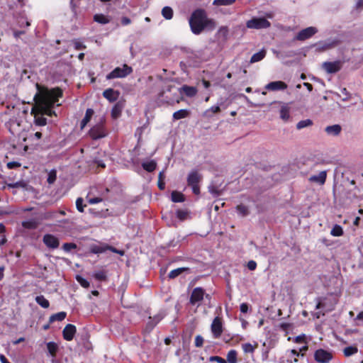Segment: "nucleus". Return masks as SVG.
Segmentation results:
<instances>
[{
	"instance_id": "cd10ccee",
	"label": "nucleus",
	"mask_w": 363,
	"mask_h": 363,
	"mask_svg": "<svg viewBox=\"0 0 363 363\" xmlns=\"http://www.w3.org/2000/svg\"><path fill=\"white\" fill-rule=\"evenodd\" d=\"M162 16L166 19V20H170L173 17V9L170 6H164L162 9Z\"/></svg>"
},
{
	"instance_id": "f257e3e1",
	"label": "nucleus",
	"mask_w": 363,
	"mask_h": 363,
	"mask_svg": "<svg viewBox=\"0 0 363 363\" xmlns=\"http://www.w3.org/2000/svg\"><path fill=\"white\" fill-rule=\"evenodd\" d=\"M38 92L34 96V99L38 104V111L34 112L32 109V113H34L35 123L38 125H45L47 123V119L44 117L45 115L52 116L55 115L52 111V106L58 102L59 98L62 96V91L59 88L48 89L47 88L41 87L38 84H36Z\"/></svg>"
},
{
	"instance_id": "603ef678",
	"label": "nucleus",
	"mask_w": 363,
	"mask_h": 363,
	"mask_svg": "<svg viewBox=\"0 0 363 363\" xmlns=\"http://www.w3.org/2000/svg\"><path fill=\"white\" fill-rule=\"evenodd\" d=\"M72 42H73L74 48L77 50H84L86 48V46L79 40L75 39Z\"/></svg>"
},
{
	"instance_id": "20e7f679",
	"label": "nucleus",
	"mask_w": 363,
	"mask_h": 363,
	"mask_svg": "<svg viewBox=\"0 0 363 363\" xmlns=\"http://www.w3.org/2000/svg\"><path fill=\"white\" fill-rule=\"evenodd\" d=\"M271 26V23L265 17H252L246 22V27L249 29H267Z\"/></svg>"
},
{
	"instance_id": "6ab92c4d",
	"label": "nucleus",
	"mask_w": 363,
	"mask_h": 363,
	"mask_svg": "<svg viewBox=\"0 0 363 363\" xmlns=\"http://www.w3.org/2000/svg\"><path fill=\"white\" fill-rule=\"evenodd\" d=\"M325 131L330 136H337L342 131V127L339 124L328 125L325 128Z\"/></svg>"
},
{
	"instance_id": "c85d7f7f",
	"label": "nucleus",
	"mask_w": 363,
	"mask_h": 363,
	"mask_svg": "<svg viewBox=\"0 0 363 363\" xmlns=\"http://www.w3.org/2000/svg\"><path fill=\"white\" fill-rule=\"evenodd\" d=\"M172 201L175 203L183 202L184 201V196L181 192L174 191L171 194Z\"/></svg>"
},
{
	"instance_id": "0eeeda50",
	"label": "nucleus",
	"mask_w": 363,
	"mask_h": 363,
	"mask_svg": "<svg viewBox=\"0 0 363 363\" xmlns=\"http://www.w3.org/2000/svg\"><path fill=\"white\" fill-rule=\"evenodd\" d=\"M89 135L93 140H98L104 138L107 135V132L103 123H99L90 129Z\"/></svg>"
},
{
	"instance_id": "6e6d98bb",
	"label": "nucleus",
	"mask_w": 363,
	"mask_h": 363,
	"mask_svg": "<svg viewBox=\"0 0 363 363\" xmlns=\"http://www.w3.org/2000/svg\"><path fill=\"white\" fill-rule=\"evenodd\" d=\"M77 245L74 243H65L62 246V248L65 251L69 252L72 249H75Z\"/></svg>"
},
{
	"instance_id": "9d476101",
	"label": "nucleus",
	"mask_w": 363,
	"mask_h": 363,
	"mask_svg": "<svg viewBox=\"0 0 363 363\" xmlns=\"http://www.w3.org/2000/svg\"><path fill=\"white\" fill-rule=\"evenodd\" d=\"M323 69L328 74L337 72L342 67V62L339 60L334 62H325L322 65Z\"/></svg>"
},
{
	"instance_id": "412c9836",
	"label": "nucleus",
	"mask_w": 363,
	"mask_h": 363,
	"mask_svg": "<svg viewBox=\"0 0 363 363\" xmlns=\"http://www.w3.org/2000/svg\"><path fill=\"white\" fill-rule=\"evenodd\" d=\"M266 56V50L262 49L258 52L255 53L250 59V63H255L261 61Z\"/></svg>"
},
{
	"instance_id": "1a4fd4ad",
	"label": "nucleus",
	"mask_w": 363,
	"mask_h": 363,
	"mask_svg": "<svg viewBox=\"0 0 363 363\" xmlns=\"http://www.w3.org/2000/svg\"><path fill=\"white\" fill-rule=\"evenodd\" d=\"M338 43L336 39L329 38L325 40L318 42L316 45V50L318 51H325L335 47Z\"/></svg>"
},
{
	"instance_id": "2f4dec72",
	"label": "nucleus",
	"mask_w": 363,
	"mask_h": 363,
	"mask_svg": "<svg viewBox=\"0 0 363 363\" xmlns=\"http://www.w3.org/2000/svg\"><path fill=\"white\" fill-rule=\"evenodd\" d=\"M122 111V106L120 104H116L111 110V116L113 118H117L121 116Z\"/></svg>"
},
{
	"instance_id": "393cba45",
	"label": "nucleus",
	"mask_w": 363,
	"mask_h": 363,
	"mask_svg": "<svg viewBox=\"0 0 363 363\" xmlns=\"http://www.w3.org/2000/svg\"><path fill=\"white\" fill-rule=\"evenodd\" d=\"M189 111L187 109H180L173 113L174 120H179L187 117Z\"/></svg>"
},
{
	"instance_id": "c03bdc74",
	"label": "nucleus",
	"mask_w": 363,
	"mask_h": 363,
	"mask_svg": "<svg viewBox=\"0 0 363 363\" xmlns=\"http://www.w3.org/2000/svg\"><path fill=\"white\" fill-rule=\"evenodd\" d=\"M176 214H177V217L179 220H184L187 218L189 213H188V212L186 211L178 210V211H177Z\"/></svg>"
},
{
	"instance_id": "f8f14e48",
	"label": "nucleus",
	"mask_w": 363,
	"mask_h": 363,
	"mask_svg": "<svg viewBox=\"0 0 363 363\" xmlns=\"http://www.w3.org/2000/svg\"><path fill=\"white\" fill-rule=\"evenodd\" d=\"M205 294L204 290L201 287L195 288L191 293L190 297V303L195 305L196 303L201 301Z\"/></svg>"
},
{
	"instance_id": "4468645a",
	"label": "nucleus",
	"mask_w": 363,
	"mask_h": 363,
	"mask_svg": "<svg viewBox=\"0 0 363 363\" xmlns=\"http://www.w3.org/2000/svg\"><path fill=\"white\" fill-rule=\"evenodd\" d=\"M287 88V84L282 81H274L268 83L265 85L264 89L268 91H281L285 90Z\"/></svg>"
},
{
	"instance_id": "9b49d317",
	"label": "nucleus",
	"mask_w": 363,
	"mask_h": 363,
	"mask_svg": "<svg viewBox=\"0 0 363 363\" xmlns=\"http://www.w3.org/2000/svg\"><path fill=\"white\" fill-rule=\"evenodd\" d=\"M211 329L214 337L218 338L221 335L223 332V325L220 318L216 317L213 319Z\"/></svg>"
},
{
	"instance_id": "c756f323",
	"label": "nucleus",
	"mask_w": 363,
	"mask_h": 363,
	"mask_svg": "<svg viewBox=\"0 0 363 363\" xmlns=\"http://www.w3.org/2000/svg\"><path fill=\"white\" fill-rule=\"evenodd\" d=\"M143 167L146 171L151 172L154 171L156 168L157 164L154 160L145 162L142 164Z\"/></svg>"
},
{
	"instance_id": "a19ab883",
	"label": "nucleus",
	"mask_w": 363,
	"mask_h": 363,
	"mask_svg": "<svg viewBox=\"0 0 363 363\" xmlns=\"http://www.w3.org/2000/svg\"><path fill=\"white\" fill-rule=\"evenodd\" d=\"M242 348L245 353H253L255 347L250 343H244L242 345Z\"/></svg>"
},
{
	"instance_id": "0e129e2a",
	"label": "nucleus",
	"mask_w": 363,
	"mask_h": 363,
	"mask_svg": "<svg viewBox=\"0 0 363 363\" xmlns=\"http://www.w3.org/2000/svg\"><path fill=\"white\" fill-rule=\"evenodd\" d=\"M240 311L242 313H245L248 311V305L247 303H242L240 305Z\"/></svg>"
},
{
	"instance_id": "f704fd0d",
	"label": "nucleus",
	"mask_w": 363,
	"mask_h": 363,
	"mask_svg": "<svg viewBox=\"0 0 363 363\" xmlns=\"http://www.w3.org/2000/svg\"><path fill=\"white\" fill-rule=\"evenodd\" d=\"M357 351H358V349L357 347L349 346V347H345L343 350V353H344L345 356L350 357L352 354H356L357 352Z\"/></svg>"
},
{
	"instance_id": "69168bd1",
	"label": "nucleus",
	"mask_w": 363,
	"mask_h": 363,
	"mask_svg": "<svg viewBox=\"0 0 363 363\" xmlns=\"http://www.w3.org/2000/svg\"><path fill=\"white\" fill-rule=\"evenodd\" d=\"M101 201V199L98 198V197L90 199L89 201V203H91V204H96Z\"/></svg>"
},
{
	"instance_id": "dca6fc26",
	"label": "nucleus",
	"mask_w": 363,
	"mask_h": 363,
	"mask_svg": "<svg viewBox=\"0 0 363 363\" xmlns=\"http://www.w3.org/2000/svg\"><path fill=\"white\" fill-rule=\"evenodd\" d=\"M76 333V327L72 324H67L63 329V337L67 341H70L73 339L74 335Z\"/></svg>"
},
{
	"instance_id": "5fc2aeb1",
	"label": "nucleus",
	"mask_w": 363,
	"mask_h": 363,
	"mask_svg": "<svg viewBox=\"0 0 363 363\" xmlns=\"http://www.w3.org/2000/svg\"><path fill=\"white\" fill-rule=\"evenodd\" d=\"M156 325L157 324L152 320V317H149V320L146 324L145 330L147 332H150Z\"/></svg>"
},
{
	"instance_id": "bf43d9fd",
	"label": "nucleus",
	"mask_w": 363,
	"mask_h": 363,
	"mask_svg": "<svg viewBox=\"0 0 363 363\" xmlns=\"http://www.w3.org/2000/svg\"><path fill=\"white\" fill-rule=\"evenodd\" d=\"M76 206L77 210L79 212L84 211V206H83V199L82 198H78L76 201Z\"/></svg>"
},
{
	"instance_id": "a878e982",
	"label": "nucleus",
	"mask_w": 363,
	"mask_h": 363,
	"mask_svg": "<svg viewBox=\"0 0 363 363\" xmlns=\"http://www.w3.org/2000/svg\"><path fill=\"white\" fill-rule=\"evenodd\" d=\"M66 315L67 313L64 311L55 313L50 317L49 322L62 321L66 318Z\"/></svg>"
},
{
	"instance_id": "5701e85b",
	"label": "nucleus",
	"mask_w": 363,
	"mask_h": 363,
	"mask_svg": "<svg viewBox=\"0 0 363 363\" xmlns=\"http://www.w3.org/2000/svg\"><path fill=\"white\" fill-rule=\"evenodd\" d=\"M38 225V223L35 219H29L22 222V226L28 230L35 229Z\"/></svg>"
},
{
	"instance_id": "7ed1b4c3",
	"label": "nucleus",
	"mask_w": 363,
	"mask_h": 363,
	"mask_svg": "<svg viewBox=\"0 0 363 363\" xmlns=\"http://www.w3.org/2000/svg\"><path fill=\"white\" fill-rule=\"evenodd\" d=\"M201 180L202 175L196 170H193L188 174L187 184L191 186L193 193L196 195H199L200 194L199 183Z\"/></svg>"
},
{
	"instance_id": "ddd939ff",
	"label": "nucleus",
	"mask_w": 363,
	"mask_h": 363,
	"mask_svg": "<svg viewBox=\"0 0 363 363\" xmlns=\"http://www.w3.org/2000/svg\"><path fill=\"white\" fill-rule=\"evenodd\" d=\"M43 241L48 247L52 249L57 248L60 244L58 239L51 234L45 235Z\"/></svg>"
},
{
	"instance_id": "09e8293b",
	"label": "nucleus",
	"mask_w": 363,
	"mask_h": 363,
	"mask_svg": "<svg viewBox=\"0 0 363 363\" xmlns=\"http://www.w3.org/2000/svg\"><path fill=\"white\" fill-rule=\"evenodd\" d=\"M218 34L220 37L223 38V39H226L228 35V29L227 27H221L218 32Z\"/></svg>"
},
{
	"instance_id": "2eb2a0df",
	"label": "nucleus",
	"mask_w": 363,
	"mask_h": 363,
	"mask_svg": "<svg viewBox=\"0 0 363 363\" xmlns=\"http://www.w3.org/2000/svg\"><path fill=\"white\" fill-rule=\"evenodd\" d=\"M327 177L326 171H321L317 174L311 175L308 180L311 182L316 183L320 185L325 184Z\"/></svg>"
},
{
	"instance_id": "6e6552de",
	"label": "nucleus",
	"mask_w": 363,
	"mask_h": 363,
	"mask_svg": "<svg viewBox=\"0 0 363 363\" xmlns=\"http://www.w3.org/2000/svg\"><path fill=\"white\" fill-rule=\"evenodd\" d=\"M317 32H318V30L315 27H313V26L308 27V28L299 31L297 33L295 39L298 40L303 41V40L310 38L313 35H315Z\"/></svg>"
},
{
	"instance_id": "e2e57ef3",
	"label": "nucleus",
	"mask_w": 363,
	"mask_h": 363,
	"mask_svg": "<svg viewBox=\"0 0 363 363\" xmlns=\"http://www.w3.org/2000/svg\"><path fill=\"white\" fill-rule=\"evenodd\" d=\"M131 23V20L128 17H123L121 18V23L123 26H128Z\"/></svg>"
},
{
	"instance_id": "c9c22d12",
	"label": "nucleus",
	"mask_w": 363,
	"mask_h": 363,
	"mask_svg": "<svg viewBox=\"0 0 363 363\" xmlns=\"http://www.w3.org/2000/svg\"><path fill=\"white\" fill-rule=\"evenodd\" d=\"M236 209L238 213L242 216H247L250 213L248 207L243 204L238 205Z\"/></svg>"
},
{
	"instance_id": "423d86ee",
	"label": "nucleus",
	"mask_w": 363,
	"mask_h": 363,
	"mask_svg": "<svg viewBox=\"0 0 363 363\" xmlns=\"http://www.w3.org/2000/svg\"><path fill=\"white\" fill-rule=\"evenodd\" d=\"M333 358L331 351L318 349L314 352V359L318 363H330Z\"/></svg>"
},
{
	"instance_id": "37998d69",
	"label": "nucleus",
	"mask_w": 363,
	"mask_h": 363,
	"mask_svg": "<svg viewBox=\"0 0 363 363\" xmlns=\"http://www.w3.org/2000/svg\"><path fill=\"white\" fill-rule=\"evenodd\" d=\"M164 179V172H160L158 175V187L161 190H163L165 187V184L163 181Z\"/></svg>"
},
{
	"instance_id": "8fccbe9b",
	"label": "nucleus",
	"mask_w": 363,
	"mask_h": 363,
	"mask_svg": "<svg viewBox=\"0 0 363 363\" xmlns=\"http://www.w3.org/2000/svg\"><path fill=\"white\" fill-rule=\"evenodd\" d=\"M165 316V313L163 311H161L158 313L157 315H155L154 317L152 318V320L157 324L160 323Z\"/></svg>"
},
{
	"instance_id": "13d9d810",
	"label": "nucleus",
	"mask_w": 363,
	"mask_h": 363,
	"mask_svg": "<svg viewBox=\"0 0 363 363\" xmlns=\"http://www.w3.org/2000/svg\"><path fill=\"white\" fill-rule=\"evenodd\" d=\"M211 362H216L218 363H227V361L218 356H211L209 358Z\"/></svg>"
},
{
	"instance_id": "79ce46f5",
	"label": "nucleus",
	"mask_w": 363,
	"mask_h": 363,
	"mask_svg": "<svg viewBox=\"0 0 363 363\" xmlns=\"http://www.w3.org/2000/svg\"><path fill=\"white\" fill-rule=\"evenodd\" d=\"M235 0H214L213 4L216 6H228L235 2Z\"/></svg>"
},
{
	"instance_id": "aec40b11",
	"label": "nucleus",
	"mask_w": 363,
	"mask_h": 363,
	"mask_svg": "<svg viewBox=\"0 0 363 363\" xmlns=\"http://www.w3.org/2000/svg\"><path fill=\"white\" fill-rule=\"evenodd\" d=\"M94 20L100 24L104 25L111 21V17L101 13H97L94 16Z\"/></svg>"
},
{
	"instance_id": "680f3d73",
	"label": "nucleus",
	"mask_w": 363,
	"mask_h": 363,
	"mask_svg": "<svg viewBox=\"0 0 363 363\" xmlns=\"http://www.w3.org/2000/svg\"><path fill=\"white\" fill-rule=\"evenodd\" d=\"M247 268L251 270V271H253L256 269L257 267V263L253 261V260H250L247 262Z\"/></svg>"
},
{
	"instance_id": "a18cd8bd",
	"label": "nucleus",
	"mask_w": 363,
	"mask_h": 363,
	"mask_svg": "<svg viewBox=\"0 0 363 363\" xmlns=\"http://www.w3.org/2000/svg\"><path fill=\"white\" fill-rule=\"evenodd\" d=\"M56 177H57L56 171L55 169L51 170L48 173V182L49 184H53L56 180Z\"/></svg>"
},
{
	"instance_id": "b1692460",
	"label": "nucleus",
	"mask_w": 363,
	"mask_h": 363,
	"mask_svg": "<svg viewBox=\"0 0 363 363\" xmlns=\"http://www.w3.org/2000/svg\"><path fill=\"white\" fill-rule=\"evenodd\" d=\"M47 350L52 357H55L58 350V345L54 342H49L46 345Z\"/></svg>"
},
{
	"instance_id": "774afa93",
	"label": "nucleus",
	"mask_w": 363,
	"mask_h": 363,
	"mask_svg": "<svg viewBox=\"0 0 363 363\" xmlns=\"http://www.w3.org/2000/svg\"><path fill=\"white\" fill-rule=\"evenodd\" d=\"M0 361L1 362V363H11L8 361V359L4 354L0 355Z\"/></svg>"
},
{
	"instance_id": "f03ea898",
	"label": "nucleus",
	"mask_w": 363,
	"mask_h": 363,
	"mask_svg": "<svg viewBox=\"0 0 363 363\" xmlns=\"http://www.w3.org/2000/svg\"><path fill=\"white\" fill-rule=\"evenodd\" d=\"M210 21L207 18L205 13L202 10H197L193 13L189 19V25L191 31L194 34H199L207 26Z\"/></svg>"
},
{
	"instance_id": "f3484780",
	"label": "nucleus",
	"mask_w": 363,
	"mask_h": 363,
	"mask_svg": "<svg viewBox=\"0 0 363 363\" xmlns=\"http://www.w3.org/2000/svg\"><path fill=\"white\" fill-rule=\"evenodd\" d=\"M178 91L180 94H184L188 97H193L196 94L197 89L194 86L184 85L181 88L178 89Z\"/></svg>"
},
{
	"instance_id": "e433bc0d",
	"label": "nucleus",
	"mask_w": 363,
	"mask_h": 363,
	"mask_svg": "<svg viewBox=\"0 0 363 363\" xmlns=\"http://www.w3.org/2000/svg\"><path fill=\"white\" fill-rule=\"evenodd\" d=\"M299 354H300V352L295 350H291L289 351L288 354H287L288 357L290 358L291 363L297 362H298L297 357H298Z\"/></svg>"
},
{
	"instance_id": "052dcab7",
	"label": "nucleus",
	"mask_w": 363,
	"mask_h": 363,
	"mask_svg": "<svg viewBox=\"0 0 363 363\" xmlns=\"http://www.w3.org/2000/svg\"><path fill=\"white\" fill-rule=\"evenodd\" d=\"M21 167V163L18 162H9L7 163V167L9 169H16Z\"/></svg>"
},
{
	"instance_id": "4d7b16f0",
	"label": "nucleus",
	"mask_w": 363,
	"mask_h": 363,
	"mask_svg": "<svg viewBox=\"0 0 363 363\" xmlns=\"http://www.w3.org/2000/svg\"><path fill=\"white\" fill-rule=\"evenodd\" d=\"M203 344V338L201 335H196L195 337V346L197 347H201Z\"/></svg>"
},
{
	"instance_id": "7c9ffc66",
	"label": "nucleus",
	"mask_w": 363,
	"mask_h": 363,
	"mask_svg": "<svg viewBox=\"0 0 363 363\" xmlns=\"http://www.w3.org/2000/svg\"><path fill=\"white\" fill-rule=\"evenodd\" d=\"M289 117V108L287 106H281L280 109V118L284 121H287Z\"/></svg>"
},
{
	"instance_id": "473e14b6",
	"label": "nucleus",
	"mask_w": 363,
	"mask_h": 363,
	"mask_svg": "<svg viewBox=\"0 0 363 363\" xmlns=\"http://www.w3.org/2000/svg\"><path fill=\"white\" fill-rule=\"evenodd\" d=\"M330 235L334 237H339L343 235L342 228L340 225H335L331 231Z\"/></svg>"
},
{
	"instance_id": "39448f33",
	"label": "nucleus",
	"mask_w": 363,
	"mask_h": 363,
	"mask_svg": "<svg viewBox=\"0 0 363 363\" xmlns=\"http://www.w3.org/2000/svg\"><path fill=\"white\" fill-rule=\"evenodd\" d=\"M133 72L131 67L124 64L122 67H117L106 77V79H113L118 78H124Z\"/></svg>"
},
{
	"instance_id": "de8ad7c7",
	"label": "nucleus",
	"mask_w": 363,
	"mask_h": 363,
	"mask_svg": "<svg viewBox=\"0 0 363 363\" xmlns=\"http://www.w3.org/2000/svg\"><path fill=\"white\" fill-rule=\"evenodd\" d=\"M220 111V108L219 106H211L209 109L206 110L204 113V115L207 117H210L211 116V115L209 114L210 112L216 113H218Z\"/></svg>"
},
{
	"instance_id": "58836bf2",
	"label": "nucleus",
	"mask_w": 363,
	"mask_h": 363,
	"mask_svg": "<svg viewBox=\"0 0 363 363\" xmlns=\"http://www.w3.org/2000/svg\"><path fill=\"white\" fill-rule=\"evenodd\" d=\"M186 269L185 268H177V269H173L169 273V275L168 277L170 278V279H174L176 278L177 277H178L179 274H182V272H183Z\"/></svg>"
},
{
	"instance_id": "338daca9",
	"label": "nucleus",
	"mask_w": 363,
	"mask_h": 363,
	"mask_svg": "<svg viewBox=\"0 0 363 363\" xmlns=\"http://www.w3.org/2000/svg\"><path fill=\"white\" fill-rule=\"evenodd\" d=\"M356 8L359 10L363 8V0H356Z\"/></svg>"
},
{
	"instance_id": "bb28decb",
	"label": "nucleus",
	"mask_w": 363,
	"mask_h": 363,
	"mask_svg": "<svg viewBox=\"0 0 363 363\" xmlns=\"http://www.w3.org/2000/svg\"><path fill=\"white\" fill-rule=\"evenodd\" d=\"M36 303L43 308H48L50 303L43 295L37 296L35 298Z\"/></svg>"
},
{
	"instance_id": "864d4df0",
	"label": "nucleus",
	"mask_w": 363,
	"mask_h": 363,
	"mask_svg": "<svg viewBox=\"0 0 363 363\" xmlns=\"http://www.w3.org/2000/svg\"><path fill=\"white\" fill-rule=\"evenodd\" d=\"M77 280L84 288H88L89 286V282L80 276L77 277Z\"/></svg>"
},
{
	"instance_id": "72a5a7b5",
	"label": "nucleus",
	"mask_w": 363,
	"mask_h": 363,
	"mask_svg": "<svg viewBox=\"0 0 363 363\" xmlns=\"http://www.w3.org/2000/svg\"><path fill=\"white\" fill-rule=\"evenodd\" d=\"M226 361L229 363H237V352L235 350H231L228 352Z\"/></svg>"
},
{
	"instance_id": "4c0bfd02",
	"label": "nucleus",
	"mask_w": 363,
	"mask_h": 363,
	"mask_svg": "<svg viewBox=\"0 0 363 363\" xmlns=\"http://www.w3.org/2000/svg\"><path fill=\"white\" fill-rule=\"evenodd\" d=\"M110 246H94L91 247V252L94 254H100L106 252V250H108Z\"/></svg>"
},
{
	"instance_id": "ea45409f",
	"label": "nucleus",
	"mask_w": 363,
	"mask_h": 363,
	"mask_svg": "<svg viewBox=\"0 0 363 363\" xmlns=\"http://www.w3.org/2000/svg\"><path fill=\"white\" fill-rule=\"evenodd\" d=\"M311 125H312V121L311 120H310V119L303 120V121H299L297 123L296 128L300 130V129H302L303 128L310 126Z\"/></svg>"
},
{
	"instance_id": "49530a36",
	"label": "nucleus",
	"mask_w": 363,
	"mask_h": 363,
	"mask_svg": "<svg viewBox=\"0 0 363 363\" xmlns=\"http://www.w3.org/2000/svg\"><path fill=\"white\" fill-rule=\"evenodd\" d=\"M164 94H165L164 91H162V92H161L160 94V95L158 96L159 101L161 102V103H166V104H172L173 100H172L171 99L168 98L167 96H166L165 99H163V96H164Z\"/></svg>"
},
{
	"instance_id": "a211bd4d",
	"label": "nucleus",
	"mask_w": 363,
	"mask_h": 363,
	"mask_svg": "<svg viewBox=\"0 0 363 363\" xmlns=\"http://www.w3.org/2000/svg\"><path fill=\"white\" fill-rule=\"evenodd\" d=\"M103 96L111 102L116 101L119 96V92L113 89H107L103 92Z\"/></svg>"
},
{
	"instance_id": "3c124183",
	"label": "nucleus",
	"mask_w": 363,
	"mask_h": 363,
	"mask_svg": "<svg viewBox=\"0 0 363 363\" xmlns=\"http://www.w3.org/2000/svg\"><path fill=\"white\" fill-rule=\"evenodd\" d=\"M94 277L99 281H103L106 279V275L104 272L99 271L94 274Z\"/></svg>"
},
{
	"instance_id": "4be33fe9",
	"label": "nucleus",
	"mask_w": 363,
	"mask_h": 363,
	"mask_svg": "<svg viewBox=\"0 0 363 363\" xmlns=\"http://www.w3.org/2000/svg\"><path fill=\"white\" fill-rule=\"evenodd\" d=\"M94 115V110L91 108H88L86 111L85 116L82 121H81V128L83 129L86 124L90 121L92 116Z\"/></svg>"
}]
</instances>
